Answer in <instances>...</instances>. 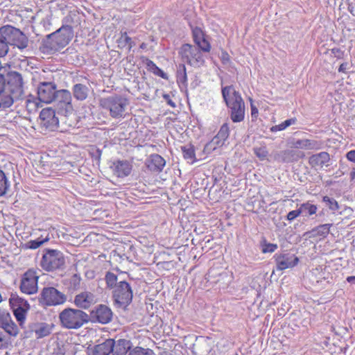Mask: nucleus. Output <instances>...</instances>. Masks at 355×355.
<instances>
[{"instance_id": "nucleus-1", "label": "nucleus", "mask_w": 355, "mask_h": 355, "mask_svg": "<svg viewBox=\"0 0 355 355\" xmlns=\"http://www.w3.org/2000/svg\"><path fill=\"white\" fill-rule=\"evenodd\" d=\"M73 37V30L69 25H62L55 32L44 38L40 46V51L44 54H53L67 45Z\"/></svg>"}, {"instance_id": "nucleus-2", "label": "nucleus", "mask_w": 355, "mask_h": 355, "mask_svg": "<svg viewBox=\"0 0 355 355\" xmlns=\"http://www.w3.org/2000/svg\"><path fill=\"white\" fill-rule=\"evenodd\" d=\"M223 98L230 109V118L234 123L243 121L245 116V103L241 95L233 86L222 88Z\"/></svg>"}, {"instance_id": "nucleus-3", "label": "nucleus", "mask_w": 355, "mask_h": 355, "mask_svg": "<svg viewBox=\"0 0 355 355\" xmlns=\"http://www.w3.org/2000/svg\"><path fill=\"white\" fill-rule=\"evenodd\" d=\"M88 314L80 309L66 308L59 313V320L62 327L78 329L88 323Z\"/></svg>"}, {"instance_id": "nucleus-4", "label": "nucleus", "mask_w": 355, "mask_h": 355, "mask_svg": "<svg viewBox=\"0 0 355 355\" xmlns=\"http://www.w3.org/2000/svg\"><path fill=\"white\" fill-rule=\"evenodd\" d=\"M0 34L8 42V46H14L19 50H24L28 46V37L19 28L11 25H5L0 27Z\"/></svg>"}, {"instance_id": "nucleus-5", "label": "nucleus", "mask_w": 355, "mask_h": 355, "mask_svg": "<svg viewBox=\"0 0 355 355\" xmlns=\"http://www.w3.org/2000/svg\"><path fill=\"white\" fill-rule=\"evenodd\" d=\"M128 105V101L121 96L115 95L100 100V105L110 112L112 118L118 119L124 116V113Z\"/></svg>"}, {"instance_id": "nucleus-6", "label": "nucleus", "mask_w": 355, "mask_h": 355, "mask_svg": "<svg viewBox=\"0 0 355 355\" xmlns=\"http://www.w3.org/2000/svg\"><path fill=\"white\" fill-rule=\"evenodd\" d=\"M67 300V295L53 286L44 287L39 297V302L44 306L62 305Z\"/></svg>"}, {"instance_id": "nucleus-7", "label": "nucleus", "mask_w": 355, "mask_h": 355, "mask_svg": "<svg viewBox=\"0 0 355 355\" xmlns=\"http://www.w3.org/2000/svg\"><path fill=\"white\" fill-rule=\"evenodd\" d=\"M65 259L63 254L57 250L46 249L40 262L41 267L46 271L63 268Z\"/></svg>"}, {"instance_id": "nucleus-8", "label": "nucleus", "mask_w": 355, "mask_h": 355, "mask_svg": "<svg viewBox=\"0 0 355 355\" xmlns=\"http://www.w3.org/2000/svg\"><path fill=\"white\" fill-rule=\"evenodd\" d=\"M22 87L20 82L16 85H13L11 82H8L0 92V107H10L14 103L15 100L18 99L22 94Z\"/></svg>"}, {"instance_id": "nucleus-9", "label": "nucleus", "mask_w": 355, "mask_h": 355, "mask_svg": "<svg viewBox=\"0 0 355 355\" xmlns=\"http://www.w3.org/2000/svg\"><path fill=\"white\" fill-rule=\"evenodd\" d=\"M179 55L184 62L194 67H199L205 63V58L200 50L189 44H184L180 47Z\"/></svg>"}, {"instance_id": "nucleus-10", "label": "nucleus", "mask_w": 355, "mask_h": 355, "mask_svg": "<svg viewBox=\"0 0 355 355\" xmlns=\"http://www.w3.org/2000/svg\"><path fill=\"white\" fill-rule=\"evenodd\" d=\"M133 293L130 284L121 281L112 291V297L118 307L125 308L132 300Z\"/></svg>"}, {"instance_id": "nucleus-11", "label": "nucleus", "mask_w": 355, "mask_h": 355, "mask_svg": "<svg viewBox=\"0 0 355 355\" xmlns=\"http://www.w3.org/2000/svg\"><path fill=\"white\" fill-rule=\"evenodd\" d=\"M88 322H98L102 324H107L112 320L113 313L110 307L105 304H98L88 314Z\"/></svg>"}, {"instance_id": "nucleus-12", "label": "nucleus", "mask_w": 355, "mask_h": 355, "mask_svg": "<svg viewBox=\"0 0 355 355\" xmlns=\"http://www.w3.org/2000/svg\"><path fill=\"white\" fill-rule=\"evenodd\" d=\"M53 325L46 322H31L24 329L26 338H31L35 334V338H42L51 334Z\"/></svg>"}, {"instance_id": "nucleus-13", "label": "nucleus", "mask_w": 355, "mask_h": 355, "mask_svg": "<svg viewBox=\"0 0 355 355\" xmlns=\"http://www.w3.org/2000/svg\"><path fill=\"white\" fill-rule=\"evenodd\" d=\"M277 270H284L295 267L299 263V258L290 252L283 251L274 256Z\"/></svg>"}, {"instance_id": "nucleus-14", "label": "nucleus", "mask_w": 355, "mask_h": 355, "mask_svg": "<svg viewBox=\"0 0 355 355\" xmlns=\"http://www.w3.org/2000/svg\"><path fill=\"white\" fill-rule=\"evenodd\" d=\"M38 275L33 270H28L23 275L20 289L22 293L31 295L37 291Z\"/></svg>"}, {"instance_id": "nucleus-15", "label": "nucleus", "mask_w": 355, "mask_h": 355, "mask_svg": "<svg viewBox=\"0 0 355 355\" xmlns=\"http://www.w3.org/2000/svg\"><path fill=\"white\" fill-rule=\"evenodd\" d=\"M57 89L55 83H40L37 87V97L40 102L51 103L56 98Z\"/></svg>"}, {"instance_id": "nucleus-16", "label": "nucleus", "mask_w": 355, "mask_h": 355, "mask_svg": "<svg viewBox=\"0 0 355 355\" xmlns=\"http://www.w3.org/2000/svg\"><path fill=\"white\" fill-rule=\"evenodd\" d=\"M40 125L50 131L55 130L58 126V119L55 116V110L51 108H44L40 114Z\"/></svg>"}, {"instance_id": "nucleus-17", "label": "nucleus", "mask_w": 355, "mask_h": 355, "mask_svg": "<svg viewBox=\"0 0 355 355\" xmlns=\"http://www.w3.org/2000/svg\"><path fill=\"white\" fill-rule=\"evenodd\" d=\"M96 302V296L89 291H83L75 295L73 303L77 309H89Z\"/></svg>"}, {"instance_id": "nucleus-18", "label": "nucleus", "mask_w": 355, "mask_h": 355, "mask_svg": "<svg viewBox=\"0 0 355 355\" xmlns=\"http://www.w3.org/2000/svg\"><path fill=\"white\" fill-rule=\"evenodd\" d=\"M322 144L321 141L315 139H293L291 141L292 148L309 150H320Z\"/></svg>"}, {"instance_id": "nucleus-19", "label": "nucleus", "mask_w": 355, "mask_h": 355, "mask_svg": "<svg viewBox=\"0 0 355 355\" xmlns=\"http://www.w3.org/2000/svg\"><path fill=\"white\" fill-rule=\"evenodd\" d=\"M110 340L111 353L112 355H125L130 349L131 343L126 339Z\"/></svg>"}, {"instance_id": "nucleus-20", "label": "nucleus", "mask_w": 355, "mask_h": 355, "mask_svg": "<svg viewBox=\"0 0 355 355\" xmlns=\"http://www.w3.org/2000/svg\"><path fill=\"white\" fill-rule=\"evenodd\" d=\"M113 171L119 178L128 176L132 171V165L127 160H118L113 163Z\"/></svg>"}, {"instance_id": "nucleus-21", "label": "nucleus", "mask_w": 355, "mask_h": 355, "mask_svg": "<svg viewBox=\"0 0 355 355\" xmlns=\"http://www.w3.org/2000/svg\"><path fill=\"white\" fill-rule=\"evenodd\" d=\"M110 340L106 339L102 343L87 347L88 355H109L111 353Z\"/></svg>"}, {"instance_id": "nucleus-22", "label": "nucleus", "mask_w": 355, "mask_h": 355, "mask_svg": "<svg viewBox=\"0 0 355 355\" xmlns=\"http://www.w3.org/2000/svg\"><path fill=\"white\" fill-rule=\"evenodd\" d=\"M207 279L212 284H218L223 282V284H227L225 280L228 278L227 272H220L216 268H211L206 275Z\"/></svg>"}, {"instance_id": "nucleus-23", "label": "nucleus", "mask_w": 355, "mask_h": 355, "mask_svg": "<svg viewBox=\"0 0 355 355\" xmlns=\"http://www.w3.org/2000/svg\"><path fill=\"white\" fill-rule=\"evenodd\" d=\"M330 160L329 155L327 152H320L318 154L311 155L309 157V162L313 167H323Z\"/></svg>"}, {"instance_id": "nucleus-24", "label": "nucleus", "mask_w": 355, "mask_h": 355, "mask_svg": "<svg viewBox=\"0 0 355 355\" xmlns=\"http://www.w3.org/2000/svg\"><path fill=\"white\" fill-rule=\"evenodd\" d=\"M56 98L65 105L67 114H71L73 112V109L71 105V94L69 91L66 89L57 90Z\"/></svg>"}, {"instance_id": "nucleus-25", "label": "nucleus", "mask_w": 355, "mask_h": 355, "mask_svg": "<svg viewBox=\"0 0 355 355\" xmlns=\"http://www.w3.org/2000/svg\"><path fill=\"white\" fill-rule=\"evenodd\" d=\"M166 164L164 159L159 155L153 154L150 155L148 167L150 171L160 172Z\"/></svg>"}, {"instance_id": "nucleus-26", "label": "nucleus", "mask_w": 355, "mask_h": 355, "mask_svg": "<svg viewBox=\"0 0 355 355\" xmlns=\"http://www.w3.org/2000/svg\"><path fill=\"white\" fill-rule=\"evenodd\" d=\"M88 87L83 84H76L73 87V96L78 101H84L88 96Z\"/></svg>"}, {"instance_id": "nucleus-27", "label": "nucleus", "mask_w": 355, "mask_h": 355, "mask_svg": "<svg viewBox=\"0 0 355 355\" xmlns=\"http://www.w3.org/2000/svg\"><path fill=\"white\" fill-rule=\"evenodd\" d=\"M300 216L302 217H307L316 213L317 207L309 202L301 204L298 207Z\"/></svg>"}, {"instance_id": "nucleus-28", "label": "nucleus", "mask_w": 355, "mask_h": 355, "mask_svg": "<svg viewBox=\"0 0 355 355\" xmlns=\"http://www.w3.org/2000/svg\"><path fill=\"white\" fill-rule=\"evenodd\" d=\"M329 223L320 224L317 227L313 229L310 232V237L322 236L325 237L329 232Z\"/></svg>"}, {"instance_id": "nucleus-29", "label": "nucleus", "mask_w": 355, "mask_h": 355, "mask_svg": "<svg viewBox=\"0 0 355 355\" xmlns=\"http://www.w3.org/2000/svg\"><path fill=\"white\" fill-rule=\"evenodd\" d=\"M10 181L6 173L0 170V197L5 196L10 188Z\"/></svg>"}, {"instance_id": "nucleus-30", "label": "nucleus", "mask_w": 355, "mask_h": 355, "mask_svg": "<svg viewBox=\"0 0 355 355\" xmlns=\"http://www.w3.org/2000/svg\"><path fill=\"white\" fill-rule=\"evenodd\" d=\"M225 143L223 141L220 140L218 137L216 136L209 142L207 143L204 148V152L206 154H210L218 148L222 147Z\"/></svg>"}, {"instance_id": "nucleus-31", "label": "nucleus", "mask_w": 355, "mask_h": 355, "mask_svg": "<svg viewBox=\"0 0 355 355\" xmlns=\"http://www.w3.org/2000/svg\"><path fill=\"white\" fill-rule=\"evenodd\" d=\"M118 46L120 48H125L128 46V50L135 45V43L132 40L126 32L122 33L120 37L117 40Z\"/></svg>"}, {"instance_id": "nucleus-32", "label": "nucleus", "mask_w": 355, "mask_h": 355, "mask_svg": "<svg viewBox=\"0 0 355 355\" xmlns=\"http://www.w3.org/2000/svg\"><path fill=\"white\" fill-rule=\"evenodd\" d=\"M38 101V98H36L32 95L28 96L25 100V106L29 113H33L37 110L40 106Z\"/></svg>"}, {"instance_id": "nucleus-33", "label": "nucleus", "mask_w": 355, "mask_h": 355, "mask_svg": "<svg viewBox=\"0 0 355 355\" xmlns=\"http://www.w3.org/2000/svg\"><path fill=\"white\" fill-rule=\"evenodd\" d=\"M259 246L263 253L273 252L277 249V245L268 243L265 236H262L259 241Z\"/></svg>"}, {"instance_id": "nucleus-34", "label": "nucleus", "mask_w": 355, "mask_h": 355, "mask_svg": "<svg viewBox=\"0 0 355 355\" xmlns=\"http://www.w3.org/2000/svg\"><path fill=\"white\" fill-rule=\"evenodd\" d=\"M177 82L179 84L185 85L187 82L186 67L184 64L178 65L176 72Z\"/></svg>"}, {"instance_id": "nucleus-35", "label": "nucleus", "mask_w": 355, "mask_h": 355, "mask_svg": "<svg viewBox=\"0 0 355 355\" xmlns=\"http://www.w3.org/2000/svg\"><path fill=\"white\" fill-rule=\"evenodd\" d=\"M12 309H13L14 315H15L17 320L18 321L19 326L22 329H25L26 327H24V322H25V319H26V314L28 311L22 309H18L17 307H15Z\"/></svg>"}, {"instance_id": "nucleus-36", "label": "nucleus", "mask_w": 355, "mask_h": 355, "mask_svg": "<svg viewBox=\"0 0 355 355\" xmlns=\"http://www.w3.org/2000/svg\"><path fill=\"white\" fill-rule=\"evenodd\" d=\"M10 304H12V308L17 307L26 311H28L30 309V305L28 302L21 297L10 299Z\"/></svg>"}, {"instance_id": "nucleus-37", "label": "nucleus", "mask_w": 355, "mask_h": 355, "mask_svg": "<svg viewBox=\"0 0 355 355\" xmlns=\"http://www.w3.org/2000/svg\"><path fill=\"white\" fill-rule=\"evenodd\" d=\"M297 119L295 118H291L284 121L279 125H276L272 126L270 128L271 132H277L285 130L286 128L291 125H294L296 123Z\"/></svg>"}, {"instance_id": "nucleus-38", "label": "nucleus", "mask_w": 355, "mask_h": 355, "mask_svg": "<svg viewBox=\"0 0 355 355\" xmlns=\"http://www.w3.org/2000/svg\"><path fill=\"white\" fill-rule=\"evenodd\" d=\"M181 149L184 158L191 161V162H193L195 159V151L193 146L191 145H187L181 147Z\"/></svg>"}, {"instance_id": "nucleus-39", "label": "nucleus", "mask_w": 355, "mask_h": 355, "mask_svg": "<svg viewBox=\"0 0 355 355\" xmlns=\"http://www.w3.org/2000/svg\"><path fill=\"white\" fill-rule=\"evenodd\" d=\"M128 355H155V354L151 349L136 347L129 352Z\"/></svg>"}, {"instance_id": "nucleus-40", "label": "nucleus", "mask_w": 355, "mask_h": 355, "mask_svg": "<svg viewBox=\"0 0 355 355\" xmlns=\"http://www.w3.org/2000/svg\"><path fill=\"white\" fill-rule=\"evenodd\" d=\"M254 153L261 161L265 160L268 156V150L265 146H256L253 148Z\"/></svg>"}, {"instance_id": "nucleus-41", "label": "nucleus", "mask_w": 355, "mask_h": 355, "mask_svg": "<svg viewBox=\"0 0 355 355\" xmlns=\"http://www.w3.org/2000/svg\"><path fill=\"white\" fill-rule=\"evenodd\" d=\"M105 279L107 284V286L112 289H114L119 283L117 282V276L111 272H107L106 273Z\"/></svg>"}, {"instance_id": "nucleus-42", "label": "nucleus", "mask_w": 355, "mask_h": 355, "mask_svg": "<svg viewBox=\"0 0 355 355\" xmlns=\"http://www.w3.org/2000/svg\"><path fill=\"white\" fill-rule=\"evenodd\" d=\"M230 135V130L227 124L225 123L223 124L220 130L218 131V134L216 135V137H218V139L221 141H223V143L227 140Z\"/></svg>"}, {"instance_id": "nucleus-43", "label": "nucleus", "mask_w": 355, "mask_h": 355, "mask_svg": "<svg viewBox=\"0 0 355 355\" xmlns=\"http://www.w3.org/2000/svg\"><path fill=\"white\" fill-rule=\"evenodd\" d=\"M81 277L78 274L73 275L69 279L70 288L73 291H77L80 287Z\"/></svg>"}, {"instance_id": "nucleus-44", "label": "nucleus", "mask_w": 355, "mask_h": 355, "mask_svg": "<svg viewBox=\"0 0 355 355\" xmlns=\"http://www.w3.org/2000/svg\"><path fill=\"white\" fill-rule=\"evenodd\" d=\"M48 239H37L35 240H31L26 243V248L28 249H37L45 241H47Z\"/></svg>"}, {"instance_id": "nucleus-45", "label": "nucleus", "mask_w": 355, "mask_h": 355, "mask_svg": "<svg viewBox=\"0 0 355 355\" xmlns=\"http://www.w3.org/2000/svg\"><path fill=\"white\" fill-rule=\"evenodd\" d=\"M3 329L6 333L12 336H16L18 334V327L12 320L6 327H4Z\"/></svg>"}, {"instance_id": "nucleus-46", "label": "nucleus", "mask_w": 355, "mask_h": 355, "mask_svg": "<svg viewBox=\"0 0 355 355\" xmlns=\"http://www.w3.org/2000/svg\"><path fill=\"white\" fill-rule=\"evenodd\" d=\"M9 51V46L8 42L2 37V35L0 34V58L5 57Z\"/></svg>"}, {"instance_id": "nucleus-47", "label": "nucleus", "mask_w": 355, "mask_h": 355, "mask_svg": "<svg viewBox=\"0 0 355 355\" xmlns=\"http://www.w3.org/2000/svg\"><path fill=\"white\" fill-rule=\"evenodd\" d=\"M12 321L11 316L10 313L3 312L0 313V327L3 329L4 327H6L8 324H9Z\"/></svg>"}, {"instance_id": "nucleus-48", "label": "nucleus", "mask_w": 355, "mask_h": 355, "mask_svg": "<svg viewBox=\"0 0 355 355\" xmlns=\"http://www.w3.org/2000/svg\"><path fill=\"white\" fill-rule=\"evenodd\" d=\"M196 44L198 46L197 47L200 50V51H202L204 52H209L211 45L205 37L200 40L199 42H197Z\"/></svg>"}, {"instance_id": "nucleus-49", "label": "nucleus", "mask_w": 355, "mask_h": 355, "mask_svg": "<svg viewBox=\"0 0 355 355\" xmlns=\"http://www.w3.org/2000/svg\"><path fill=\"white\" fill-rule=\"evenodd\" d=\"M323 202H324L329 208L333 211H336L338 209V202L334 198L324 196L323 197Z\"/></svg>"}, {"instance_id": "nucleus-50", "label": "nucleus", "mask_w": 355, "mask_h": 355, "mask_svg": "<svg viewBox=\"0 0 355 355\" xmlns=\"http://www.w3.org/2000/svg\"><path fill=\"white\" fill-rule=\"evenodd\" d=\"M193 37L196 44L197 42H199L200 40L205 37L202 31L200 28H196L193 30Z\"/></svg>"}, {"instance_id": "nucleus-51", "label": "nucleus", "mask_w": 355, "mask_h": 355, "mask_svg": "<svg viewBox=\"0 0 355 355\" xmlns=\"http://www.w3.org/2000/svg\"><path fill=\"white\" fill-rule=\"evenodd\" d=\"M143 62L146 65L148 69L151 72L155 70V69L157 67V66L152 60L147 58H144Z\"/></svg>"}, {"instance_id": "nucleus-52", "label": "nucleus", "mask_w": 355, "mask_h": 355, "mask_svg": "<svg viewBox=\"0 0 355 355\" xmlns=\"http://www.w3.org/2000/svg\"><path fill=\"white\" fill-rule=\"evenodd\" d=\"M300 216V213H299V211H298V209H296L295 210H293L291 211H290L288 214H287V219L288 220H294L296 217L299 216Z\"/></svg>"}, {"instance_id": "nucleus-53", "label": "nucleus", "mask_w": 355, "mask_h": 355, "mask_svg": "<svg viewBox=\"0 0 355 355\" xmlns=\"http://www.w3.org/2000/svg\"><path fill=\"white\" fill-rule=\"evenodd\" d=\"M164 99L166 101L167 104L169 105L172 107H175V103L171 100V96L168 94H163Z\"/></svg>"}, {"instance_id": "nucleus-54", "label": "nucleus", "mask_w": 355, "mask_h": 355, "mask_svg": "<svg viewBox=\"0 0 355 355\" xmlns=\"http://www.w3.org/2000/svg\"><path fill=\"white\" fill-rule=\"evenodd\" d=\"M153 73L158 76L163 78H166V74L164 72L163 70H162L158 67H157V69H155V70L153 71Z\"/></svg>"}, {"instance_id": "nucleus-55", "label": "nucleus", "mask_w": 355, "mask_h": 355, "mask_svg": "<svg viewBox=\"0 0 355 355\" xmlns=\"http://www.w3.org/2000/svg\"><path fill=\"white\" fill-rule=\"evenodd\" d=\"M346 157L349 161L355 163V150L349 151L346 155Z\"/></svg>"}, {"instance_id": "nucleus-56", "label": "nucleus", "mask_w": 355, "mask_h": 355, "mask_svg": "<svg viewBox=\"0 0 355 355\" xmlns=\"http://www.w3.org/2000/svg\"><path fill=\"white\" fill-rule=\"evenodd\" d=\"M332 53L334 55L335 57H337L338 58H341V56L343 54V52L340 50L339 49H333L331 50Z\"/></svg>"}, {"instance_id": "nucleus-57", "label": "nucleus", "mask_w": 355, "mask_h": 355, "mask_svg": "<svg viewBox=\"0 0 355 355\" xmlns=\"http://www.w3.org/2000/svg\"><path fill=\"white\" fill-rule=\"evenodd\" d=\"M347 65H348L347 63L341 64L339 67L338 71L343 72V73H346V71L347 70Z\"/></svg>"}, {"instance_id": "nucleus-58", "label": "nucleus", "mask_w": 355, "mask_h": 355, "mask_svg": "<svg viewBox=\"0 0 355 355\" xmlns=\"http://www.w3.org/2000/svg\"><path fill=\"white\" fill-rule=\"evenodd\" d=\"M5 83V78L3 74H0V92L2 90V89L4 87Z\"/></svg>"}, {"instance_id": "nucleus-59", "label": "nucleus", "mask_w": 355, "mask_h": 355, "mask_svg": "<svg viewBox=\"0 0 355 355\" xmlns=\"http://www.w3.org/2000/svg\"><path fill=\"white\" fill-rule=\"evenodd\" d=\"M6 343L4 342V339L3 338L2 334L0 332V349L6 347Z\"/></svg>"}, {"instance_id": "nucleus-60", "label": "nucleus", "mask_w": 355, "mask_h": 355, "mask_svg": "<svg viewBox=\"0 0 355 355\" xmlns=\"http://www.w3.org/2000/svg\"><path fill=\"white\" fill-rule=\"evenodd\" d=\"M348 10L352 15L355 16V5L354 6H353L352 4L349 5Z\"/></svg>"}, {"instance_id": "nucleus-61", "label": "nucleus", "mask_w": 355, "mask_h": 355, "mask_svg": "<svg viewBox=\"0 0 355 355\" xmlns=\"http://www.w3.org/2000/svg\"><path fill=\"white\" fill-rule=\"evenodd\" d=\"M251 112L252 116H257L258 114V110L256 107H254L252 104H251Z\"/></svg>"}, {"instance_id": "nucleus-62", "label": "nucleus", "mask_w": 355, "mask_h": 355, "mask_svg": "<svg viewBox=\"0 0 355 355\" xmlns=\"http://www.w3.org/2000/svg\"><path fill=\"white\" fill-rule=\"evenodd\" d=\"M347 281L351 284H355V276H349L347 277Z\"/></svg>"}, {"instance_id": "nucleus-63", "label": "nucleus", "mask_w": 355, "mask_h": 355, "mask_svg": "<svg viewBox=\"0 0 355 355\" xmlns=\"http://www.w3.org/2000/svg\"><path fill=\"white\" fill-rule=\"evenodd\" d=\"M285 155H293L295 154V151L293 150H286L283 152Z\"/></svg>"}, {"instance_id": "nucleus-64", "label": "nucleus", "mask_w": 355, "mask_h": 355, "mask_svg": "<svg viewBox=\"0 0 355 355\" xmlns=\"http://www.w3.org/2000/svg\"><path fill=\"white\" fill-rule=\"evenodd\" d=\"M159 355H173V354L168 351H163Z\"/></svg>"}]
</instances>
